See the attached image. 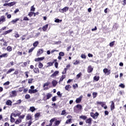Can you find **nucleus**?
<instances>
[{"label": "nucleus", "mask_w": 126, "mask_h": 126, "mask_svg": "<svg viewBox=\"0 0 126 126\" xmlns=\"http://www.w3.org/2000/svg\"><path fill=\"white\" fill-rule=\"evenodd\" d=\"M76 109H78V110H79L80 111L82 110V106L81 104H77L76 106L74 107V112L75 113H77V110Z\"/></svg>", "instance_id": "nucleus-1"}, {"label": "nucleus", "mask_w": 126, "mask_h": 126, "mask_svg": "<svg viewBox=\"0 0 126 126\" xmlns=\"http://www.w3.org/2000/svg\"><path fill=\"white\" fill-rule=\"evenodd\" d=\"M90 116L92 118H93L94 120H96L98 118V116H99V113L98 112H95V114L93 112L90 113Z\"/></svg>", "instance_id": "nucleus-2"}, {"label": "nucleus", "mask_w": 126, "mask_h": 126, "mask_svg": "<svg viewBox=\"0 0 126 126\" xmlns=\"http://www.w3.org/2000/svg\"><path fill=\"white\" fill-rule=\"evenodd\" d=\"M103 72L105 75H110L111 74V70L108 69L107 68L103 69Z\"/></svg>", "instance_id": "nucleus-3"}, {"label": "nucleus", "mask_w": 126, "mask_h": 126, "mask_svg": "<svg viewBox=\"0 0 126 126\" xmlns=\"http://www.w3.org/2000/svg\"><path fill=\"white\" fill-rule=\"evenodd\" d=\"M68 10V7L67 6H65L63 9H59L60 12H61V13H64V12H66Z\"/></svg>", "instance_id": "nucleus-4"}, {"label": "nucleus", "mask_w": 126, "mask_h": 126, "mask_svg": "<svg viewBox=\"0 0 126 126\" xmlns=\"http://www.w3.org/2000/svg\"><path fill=\"white\" fill-rule=\"evenodd\" d=\"M52 96H53V94H52L50 93H48L46 95V96H44L43 100H44V101H47V100H49V99H50L51 97H52Z\"/></svg>", "instance_id": "nucleus-5"}, {"label": "nucleus", "mask_w": 126, "mask_h": 126, "mask_svg": "<svg viewBox=\"0 0 126 126\" xmlns=\"http://www.w3.org/2000/svg\"><path fill=\"white\" fill-rule=\"evenodd\" d=\"M43 53H44V49L43 48H41L38 49V50L37 52L36 55L37 57H39V56H41V55H42Z\"/></svg>", "instance_id": "nucleus-6"}, {"label": "nucleus", "mask_w": 126, "mask_h": 126, "mask_svg": "<svg viewBox=\"0 0 126 126\" xmlns=\"http://www.w3.org/2000/svg\"><path fill=\"white\" fill-rule=\"evenodd\" d=\"M5 17L4 15L1 16L0 18V24H2L3 22H5Z\"/></svg>", "instance_id": "nucleus-7"}, {"label": "nucleus", "mask_w": 126, "mask_h": 126, "mask_svg": "<svg viewBox=\"0 0 126 126\" xmlns=\"http://www.w3.org/2000/svg\"><path fill=\"white\" fill-rule=\"evenodd\" d=\"M83 96L81 95L78 98L76 99L75 102L76 104H79L81 102V100H82Z\"/></svg>", "instance_id": "nucleus-8"}, {"label": "nucleus", "mask_w": 126, "mask_h": 126, "mask_svg": "<svg viewBox=\"0 0 126 126\" xmlns=\"http://www.w3.org/2000/svg\"><path fill=\"white\" fill-rule=\"evenodd\" d=\"M111 103L110 110L111 111H113V110H115V102L114 101H111Z\"/></svg>", "instance_id": "nucleus-9"}, {"label": "nucleus", "mask_w": 126, "mask_h": 126, "mask_svg": "<svg viewBox=\"0 0 126 126\" xmlns=\"http://www.w3.org/2000/svg\"><path fill=\"white\" fill-rule=\"evenodd\" d=\"M37 92H38L37 89L29 90V93H30V94H35V93H37Z\"/></svg>", "instance_id": "nucleus-10"}, {"label": "nucleus", "mask_w": 126, "mask_h": 126, "mask_svg": "<svg viewBox=\"0 0 126 126\" xmlns=\"http://www.w3.org/2000/svg\"><path fill=\"white\" fill-rule=\"evenodd\" d=\"M86 124H89L90 126H91L92 125V118H89V119H87L86 120Z\"/></svg>", "instance_id": "nucleus-11"}, {"label": "nucleus", "mask_w": 126, "mask_h": 126, "mask_svg": "<svg viewBox=\"0 0 126 126\" xmlns=\"http://www.w3.org/2000/svg\"><path fill=\"white\" fill-rule=\"evenodd\" d=\"M92 71H93V67H92V66L89 65L88 67L87 72H88V73H91Z\"/></svg>", "instance_id": "nucleus-12"}, {"label": "nucleus", "mask_w": 126, "mask_h": 126, "mask_svg": "<svg viewBox=\"0 0 126 126\" xmlns=\"http://www.w3.org/2000/svg\"><path fill=\"white\" fill-rule=\"evenodd\" d=\"M55 62H57V59H55L54 60V61L53 62H48L47 64V67H49V66H52V65H53L54 63H55Z\"/></svg>", "instance_id": "nucleus-13"}, {"label": "nucleus", "mask_w": 126, "mask_h": 126, "mask_svg": "<svg viewBox=\"0 0 126 126\" xmlns=\"http://www.w3.org/2000/svg\"><path fill=\"white\" fill-rule=\"evenodd\" d=\"M58 74H59V71H55L50 76L54 78V77H56Z\"/></svg>", "instance_id": "nucleus-14"}, {"label": "nucleus", "mask_w": 126, "mask_h": 126, "mask_svg": "<svg viewBox=\"0 0 126 126\" xmlns=\"http://www.w3.org/2000/svg\"><path fill=\"white\" fill-rule=\"evenodd\" d=\"M45 60V57L36 58L34 60L35 62H40V61H43Z\"/></svg>", "instance_id": "nucleus-15"}, {"label": "nucleus", "mask_w": 126, "mask_h": 126, "mask_svg": "<svg viewBox=\"0 0 126 126\" xmlns=\"http://www.w3.org/2000/svg\"><path fill=\"white\" fill-rule=\"evenodd\" d=\"M11 32H12V30H9L8 31H5L2 33V35H6L9 34Z\"/></svg>", "instance_id": "nucleus-16"}, {"label": "nucleus", "mask_w": 126, "mask_h": 126, "mask_svg": "<svg viewBox=\"0 0 126 126\" xmlns=\"http://www.w3.org/2000/svg\"><path fill=\"white\" fill-rule=\"evenodd\" d=\"M52 84L53 87H56V86H57V84H58V81H57L56 80H53L52 81Z\"/></svg>", "instance_id": "nucleus-17"}, {"label": "nucleus", "mask_w": 126, "mask_h": 126, "mask_svg": "<svg viewBox=\"0 0 126 126\" xmlns=\"http://www.w3.org/2000/svg\"><path fill=\"white\" fill-rule=\"evenodd\" d=\"M28 64H30V61L29 60L28 62H24L23 63V65H22V67H25V66H26Z\"/></svg>", "instance_id": "nucleus-18"}, {"label": "nucleus", "mask_w": 126, "mask_h": 126, "mask_svg": "<svg viewBox=\"0 0 126 126\" xmlns=\"http://www.w3.org/2000/svg\"><path fill=\"white\" fill-rule=\"evenodd\" d=\"M22 123V120L18 119L15 122V125H19V124H21Z\"/></svg>", "instance_id": "nucleus-19"}, {"label": "nucleus", "mask_w": 126, "mask_h": 126, "mask_svg": "<svg viewBox=\"0 0 126 126\" xmlns=\"http://www.w3.org/2000/svg\"><path fill=\"white\" fill-rule=\"evenodd\" d=\"M70 88H71V86H70V85H67L65 87V90L66 91H69V89H70Z\"/></svg>", "instance_id": "nucleus-20"}, {"label": "nucleus", "mask_w": 126, "mask_h": 126, "mask_svg": "<svg viewBox=\"0 0 126 126\" xmlns=\"http://www.w3.org/2000/svg\"><path fill=\"white\" fill-rule=\"evenodd\" d=\"M48 26H49V24H46L45 25V26H44L43 27H42V30L43 31H44V32L45 31H47V29H48Z\"/></svg>", "instance_id": "nucleus-21"}, {"label": "nucleus", "mask_w": 126, "mask_h": 126, "mask_svg": "<svg viewBox=\"0 0 126 126\" xmlns=\"http://www.w3.org/2000/svg\"><path fill=\"white\" fill-rule=\"evenodd\" d=\"M6 105H7L8 106H12V101L10 100H8L6 102Z\"/></svg>", "instance_id": "nucleus-22"}, {"label": "nucleus", "mask_w": 126, "mask_h": 126, "mask_svg": "<svg viewBox=\"0 0 126 126\" xmlns=\"http://www.w3.org/2000/svg\"><path fill=\"white\" fill-rule=\"evenodd\" d=\"M79 119H81L82 120L85 121V120H87V116L85 115H81L79 117Z\"/></svg>", "instance_id": "nucleus-23"}, {"label": "nucleus", "mask_w": 126, "mask_h": 126, "mask_svg": "<svg viewBox=\"0 0 126 126\" xmlns=\"http://www.w3.org/2000/svg\"><path fill=\"white\" fill-rule=\"evenodd\" d=\"M33 72L34 73H39L40 71H39V68L38 67H35L33 68Z\"/></svg>", "instance_id": "nucleus-24"}, {"label": "nucleus", "mask_w": 126, "mask_h": 126, "mask_svg": "<svg viewBox=\"0 0 126 126\" xmlns=\"http://www.w3.org/2000/svg\"><path fill=\"white\" fill-rule=\"evenodd\" d=\"M26 120H27V121H29V120H32V116L31 114H28L27 115V116H26Z\"/></svg>", "instance_id": "nucleus-25"}, {"label": "nucleus", "mask_w": 126, "mask_h": 126, "mask_svg": "<svg viewBox=\"0 0 126 126\" xmlns=\"http://www.w3.org/2000/svg\"><path fill=\"white\" fill-rule=\"evenodd\" d=\"M72 119H68V120H67L66 121L65 124L66 125H68V124H71V123H72Z\"/></svg>", "instance_id": "nucleus-26"}, {"label": "nucleus", "mask_w": 126, "mask_h": 126, "mask_svg": "<svg viewBox=\"0 0 126 126\" xmlns=\"http://www.w3.org/2000/svg\"><path fill=\"white\" fill-rule=\"evenodd\" d=\"M15 69L14 68H10L7 72L6 74H8L10 73V72H12V71H14Z\"/></svg>", "instance_id": "nucleus-27"}, {"label": "nucleus", "mask_w": 126, "mask_h": 126, "mask_svg": "<svg viewBox=\"0 0 126 126\" xmlns=\"http://www.w3.org/2000/svg\"><path fill=\"white\" fill-rule=\"evenodd\" d=\"M8 56L7 53L3 54L0 55V59H1V58H7Z\"/></svg>", "instance_id": "nucleus-28"}, {"label": "nucleus", "mask_w": 126, "mask_h": 126, "mask_svg": "<svg viewBox=\"0 0 126 126\" xmlns=\"http://www.w3.org/2000/svg\"><path fill=\"white\" fill-rule=\"evenodd\" d=\"M39 45V41H36L33 43V48H36Z\"/></svg>", "instance_id": "nucleus-29"}, {"label": "nucleus", "mask_w": 126, "mask_h": 126, "mask_svg": "<svg viewBox=\"0 0 126 126\" xmlns=\"http://www.w3.org/2000/svg\"><path fill=\"white\" fill-rule=\"evenodd\" d=\"M9 3V6L11 7V6H13V5H15V4H16V2L15 1H13L8 3Z\"/></svg>", "instance_id": "nucleus-30"}, {"label": "nucleus", "mask_w": 126, "mask_h": 126, "mask_svg": "<svg viewBox=\"0 0 126 126\" xmlns=\"http://www.w3.org/2000/svg\"><path fill=\"white\" fill-rule=\"evenodd\" d=\"M30 111H31V112H32L33 113V112H34V111H36V108H35L34 106H31L30 107Z\"/></svg>", "instance_id": "nucleus-31"}, {"label": "nucleus", "mask_w": 126, "mask_h": 126, "mask_svg": "<svg viewBox=\"0 0 126 126\" xmlns=\"http://www.w3.org/2000/svg\"><path fill=\"white\" fill-rule=\"evenodd\" d=\"M64 78H65V75H63L60 79L59 82H62Z\"/></svg>", "instance_id": "nucleus-32"}, {"label": "nucleus", "mask_w": 126, "mask_h": 126, "mask_svg": "<svg viewBox=\"0 0 126 126\" xmlns=\"http://www.w3.org/2000/svg\"><path fill=\"white\" fill-rule=\"evenodd\" d=\"M51 84V83L50 82H47L43 84V88H45L46 86H49Z\"/></svg>", "instance_id": "nucleus-33"}, {"label": "nucleus", "mask_w": 126, "mask_h": 126, "mask_svg": "<svg viewBox=\"0 0 126 126\" xmlns=\"http://www.w3.org/2000/svg\"><path fill=\"white\" fill-rule=\"evenodd\" d=\"M11 94H12V96H13V97H15L16 96V91H12V92H11Z\"/></svg>", "instance_id": "nucleus-34"}, {"label": "nucleus", "mask_w": 126, "mask_h": 126, "mask_svg": "<svg viewBox=\"0 0 126 126\" xmlns=\"http://www.w3.org/2000/svg\"><path fill=\"white\" fill-rule=\"evenodd\" d=\"M100 79V77L99 76H94V80L95 81H98Z\"/></svg>", "instance_id": "nucleus-35"}, {"label": "nucleus", "mask_w": 126, "mask_h": 126, "mask_svg": "<svg viewBox=\"0 0 126 126\" xmlns=\"http://www.w3.org/2000/svg\"><path fill=\"white\" fill-rule=\"evenodd\" d=\"M7 51L8 52H11V51H12V47H11V46H8L7 47Z\"/></svg>", "instance_id": "nucleus-36"}, {"label": "nucleus", "mask_w": 126, "mask_h": 126, "mask_svg": "<svg viewBox=\"0 0 126 126\" xmlns=\"http://www.w3.org/2000/svg\"><path fill=\"white\" fill-rule=\"evenodd\" d=\"M28 15L30 17H32V16H33V15H34V12L31 11V12H29Z\"/></svg>", "instance_id": "nucleus-37"}, {"label": "nucleus", "mask_w": 126, "mask_h": 126, "mask_svg": "<svg viewBox=\"0 0 126 126\" xmlns=\"http://www.w3.org/2000/svg\"><path fill=\"white\" fill-rule=\"evenodd\" d=\"M10 121L11 123H14L15 119H14V118H13L12 116H10Z\"/></svg>", "instance_id": "nucleus-38"}, {"label": "nucleus", "mask_w": 126, "mask_h": 126, "mask_svg": "<svg viewBox=\"0 0 126 126\" xmlns=\"http://www.w3.org/2000/svg\"><path fill=\"white\" fill-rule=\"evenodd\" d=\"M40 117V113H37L34 115L35 119H37Z\"/></svg>", "instance_id": "nucleus-39"}, {"label": "nucleus", "mask_w": 126, "mask_h": 126, "mask_svg": "<svg viewBox=\"0 0 126 126\" xmlns=\"http://www.w3.org/2000/svg\"><path fill=\"white\" fill-rule=\"evenodd\" d=\"M43 63L39 62L38 63L39 68H42V67H43Z\"/></svg>", "instance_id": "nucleus-40"}, {"label": "nucleus", "mask_w": 126, "mask_h": 126, "mask_svg": "<svg viewBox=\"0 0 126 126\" xmlns=\"http://www.w3.org/2000/svg\"><path fill=\"white\" fill-rule=\"evenodd\" d=\"M82 75V73L81 72H80L79 74H78L76 75V78L78 79V78H80V77Z\"/></svg>", "instance_id": "nucleus-41"}, {"label": "nucleus", "mask_w": 126, "mask_h": 126, "mask_svg": "<svg viewBox=\"0 0 126 126\" xmlns=\"http://www.w3.org/2000/svg\"><path fill=\"white\" fill-rule=\"evenodd\" d=\"M97 95H98V94L96 92H94L93 93V98H96L97 97Z\"/></svg>", "instance_id": "nucleus-42"}, {"label": "nucleus", "mask_w": 126, "mask_h": 126, "mask_svg": "<svg viewBox=\"0 0 126 126\" xmlns=\"http://www.w3.org/2000/svg\"><path fill=\"white\" fill-rule=\"evenodd\" d=\"M35 7H34V5H32L31 7L30 11L32 12V11L34 12V11H35Z\"/></svg>", "instance_id": "nucleus-43"}, {"label": "nucleus", "mask_w": 126, "mask_h": 126, "mask_svg": "<svg viewBox=\"0 0 126 126\" xmlns=\"http://www.w3.org/2000/svg\"><path fill=\"white\" fill-rule=\"evenodd\" d=\"M19 20V18H16L15 20H13L11 22H13V24L14 23H16V22H17V21H18Z\"/></svg>", "instance_id": "nucleus-44"}, {"label": "nucleus", "mask_w": 126, "mask_h": 126, "mask_svg": "<svg viewBox=\"0 0 126 126\" xmlns=\"http://www.w3.org/2000/svg\"><path fill=\"white\" fill-rule=\"evenodd\" d=\"M55 63V66L56 67V68H58V66H59V63L56 61V62H54Z\"/></svg>", "instance_id": "nucleus-45"}, {"label": "nucleus", "mask_w": 126, "mask_h": 126, "mask_svg": "<svg viewBox=\"0 0 126 126\" xmlns=\"http://www.w3.org/2000/svg\"><path fill=\"white\" fill-rule=\"evenodd\" d=\"M114 45H115V41H112L111 42H110L109 43L110 47H113V46H114Z\"/></svg>", "instance_id": "nucleus-46"}, {"label": "nucleus", "mask_w": 126, "mask_h": 126, "mask_svg": "<svg viewBox=\"0 0 126 126\" xmlns=\"http://www.w3.org/2000/svg\"><path fill=\"white\" fill-rule=\"evenodd\" d=\"M56 121V118H53L50 121V123L51 124V125H53V123Z\"/></svg>", "instance_id": "nucleus-47"}, {"label": "nucleus", "mask_w": 126, "mask_h": 126, "mask_svg": "<svg viewBox=\"0 0 126 126\" xmlns=\"http://www.w3.org/2000/svg\"><path fill=\"white\" fill-rule=\"evenodd\" d=\"M62 20H60V19H56L55 20V22H56V23H60V22H62Z\"/></svg>", "instance_id": "nucleus-48"}, {"label": "nucleus", "mask_w": 126, "mask_h": 126, "mask_svg": "<svg viewBox=\"0 0 126 126\" xmlns=\"http://www.w3.org/2000/svg\"><path fill=\"white\" fill-rule=\"evenodd\" d=\"M24 118H25V116L24 115L20 116L19 117V119L20 120H23V119H24Z\"/></svg>", "instance_id": "nucleus-49"}, {"label": "nucleus", "mask_w": 126, "mask_h": 126, "mask_svg": "<svg viewBox=\"0 0 126 126\" xmlns=\"http://www.w3.org/2000/svg\"><path fill=\"white\" fill-rule=\"evenodd\" d=\"M57 96H53L52 98V100L53 101V102H56V101H57Z\"/></svg>", "instance_id": "nucleus-50"}, {"label": "nucleus", "mask_w": 126, "mask_h": 126, "mask_svg": "<svg viewBox=\"0 0 126 126\" xmlns=\"http://www.w3.org/2000/svg\"><path fill=\"white\" fill-rule=\"evenodd\" d=\"M35 49V47H32V48H31L29 50V53H32V52H33V51H34V49Z\"/></svg>", "instance_id": "nucleus-51"}, {"label": "nucleus", "mask_w": 126, "mask_h": 126, "mask_svg": "<svg viewBox=\"0 0 126 126\" xmlns=\"http://www.w3.org/2000/svg\"><path fill=\"white\" fill-rule=\"evenodd\" d=\"M16 105H19V104H21V99H19L17 100V102L15 103Z\"/></svg>", "instance_id": "nucleus-52"}, {"label": "nucleus", "mask_w": 126, "mask_h": 126, "mask_svg": "<svg viewBox=\"0 0 126 126\" xmlns=\"http://www.w3.org/2000/svg\"><path fill=\"white\" fill-rule=\"evenodd\" d=\"M23 20H24L25 21H29V18H28V17H24L23 18Z\"/></svg>", "instance_id": "nucleus-53"}, {"label": "nucleus", "mask_w": 126, "mask_h": 126, "mask_svg": "<svg viewBox=\"0 0 126 126\" xmlns=\"http://www.w3.org/2000/svg\"><path fill=\"white\" fill-rule=\"evenodd\" d=\"M119 87H121V88H125V87H126V86H125V85H124V84H120L119 85Z\"/></svg>", "instance_id": "nucleus-54"}, {"label": "nucleus", "mask_w": 126, "mask_h": 126, "mask_svg": "<svg viewBox=\"0 0 126 126\" xmlns=\"http://www.w3.org/2000/svg\"><path fill=\"white\" fill-rule=\"evenodd\" d=\"M24 89V87H21L19 89V92H22L23 91V90Z\"/></svg>", "instance_id": "nucleus-55"}, {"label": "nucleus", "mask_w": 126, "mask_h": 126, "mask_svg": "<svg viewBox=\"0 0 126 126\" xmlns=\"http://www.w3.org/2000/svg\"><path fill=\"white\" fill-rule=\"evenodd\" d=\"M76 87H78V85H77V84H75V85H73V89H76Z\"/></svg>", "instance_id": "nucleus-56"}, {"label": "nucleus", "mask_w": 126, "mask_h": 126, "mask_svg": "<svg viewBox=\"0 0 126 126\" xmlns=\"http://www.w3.org/2000/svg\"><path fill=\"white\" fill-rule=\"evenodd\" d=\"M59 56H60L61 57H63V56H64V53L62 52H60Z\"/></svg>", "instance_id": "nucleus-57"}, {"label": "nucleus", "mask_w": 126, "mask_h": 126, "mask_svg": "<svg viewBox=\"0 0 126 126\" xmlns=\"http://www.w3.org/2000/svg\"><path fill=\"white\" fill-rule=\"evenodd\" d=\"M66 113V112H65V110H63L62 111V112L61 113V115L62 116H63V115H65Z\"/></svg>", "instance_id": "nucleus-58"}, {"label": "nucleus", "mask_w": 126, "mask_h": 126, "mask_svg": "<svg viewBox=\"0 0 126 126\" xmlns=\"http://www.w3.org/2000/svg\"><path fill=\"white\" fill-rule=\"evenodd\" d=\"M32 81H33V79H29V80H28V83L29 84H31V83H32Z\"/></svg>", "instance_id": "nucleus-59"}, {"label": "nucleus", "mask_w": 126, "mask_h": 126, "mask_svg": "<svg viewBox=\"0 0 126 126\" xmlns=\"http://www.w3.org/2000/svg\"><path fill=\"white\" fill-rule=\"evenodd\" d=\"M13 74L17 75V74H18V69H16L15 72L13 73Z\"/></svg>", "instance_id": "nucleus-60"}, {"label": "nucleus", "mask_w": 126, "mask_h": 126, "mask_svg": "<svg viewBox=\"0 0 126 126\" xmlns=\"http://www.w3.org/2000/svg\"><path fill=\"white\" fill-rule=\"evenodd\" d=\"M25 98L26 99H30V94H26Z\"/></svg>", "instance_id": "nucleus-61"}, {"label": "nucleus", "mask_w": 126, "mask_h": 126, "mask_svg": "<svg viewBox=\"0 0 126 126\" xmlns=\"http://www.w3.org/2000/svg\"><path fill=\"white\" fill-rule=\"evenodd\" d=\"M69 67H70V64H68L66 66V68H65V69H66V70H67V69H68V68H69Z\"/></svg>", "instance_id": "nucleus-62"}, {"label": "nucleus", "mask_w": 126, "mask_h": 126, "mask_svg": "<svg viewBox=\"0 0 126 126\" xmlns=\"http://www.w3.org/2000/svg\"><path fill=\"white\" fill-rule=\"evenodd\" d=\"M57 95L59 96V97H62V94H61V92H57Z\"/></svg>", "instance_id": "nucleus-63"}, {"label": "nucleus", "mask_w": 126, "mask_h": 126, "mask_svg": "<svg viewBox=\"0 0 126 126\" xmlns=\"http://www.w3.org/2000/svg\"><path fill=\"white\" fill-rule=\"evenodd\" d=\"M81 57L82 59H86V56L84 54H82Z\"/></svg>", "instance_id": "nucleus-64"}]
</instances>
